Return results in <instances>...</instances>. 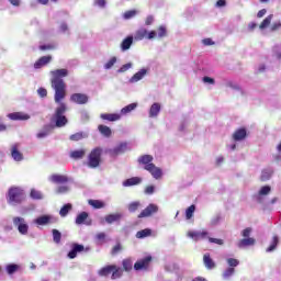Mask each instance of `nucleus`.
I'll use <instances>...</instances> for the list:
<instances>
[{
    "mask_svg": "<svg viewBox=\"0 0 281 281\" xmlns=\"http://www.w3.org/2000/svg\"><path fill=\"white\" fill-rule=\"evenodd\" d=\"M71 102L75 104H87L89 102V97L83 93H74L70 97Z\"/></svg>",
    "mask_w": 281,
    "mask_h": 281,
    "instance_id": "4468645a",
    "label": "nucleus"
},
{
    "mask_svg": "<svg viewBox=\"0 0 281 281\" xmlns=\"http://www.w3.org/2000/svg\"><path fill=\"white\" fill-rule=\"evenodd\" d=\"M131 67H133L132 64H125V65H123V66L119 69V71H120V74H124V71H128V69H131Z\"/></svg>",
    "mask_w": 281,
    "mask_h": 281,
    "instance_id": "bf43d9fd",
    "label": "nucleus"
},
{
    "mask_svg": "<svg viewBox=\"0 0 281 281\" xmlns=\"http://www.w3.org/2000/svg\"><path fill=\"white\" fill-rule=\"evenodd\" d=\"M66 192H69V187L67 186H60L56 190L57 194H65Z\"/></svg>",
    "mask_w": 281,
    "mask_h": 281,
    "instance_id": "603ef678",
    "label": "nucleus"
},
{
    "mask_svg": "<svg viewBox=\"0 0 281 281\" xmlns=\"http://www.w3.org/2000/svg\"><path fill=\"white\" fill-rule=\"evenodd\" d=\"M52 221V216L49 215H42L35 220L37 225H47Z\"/></svg>",
    "mask_w": 281,
    "mask_h": 281,
    "instance_id": "473e14b6",
    "label": "nucleus"
},
{
    "mask_svg": "<svg viewBox=\"0 0 281 281\" xmlns=\"http://www.w3.org/2000/svg\"><path fill=\"white\" fill-rule=\"evenodd\" d=\"M16 271H19V265L11 263L7 266V272L9 273V276H12V273H16Z\"/></svg>",
    "mask_w": 281,
    "mask_h": 281,
    "instance_id": "a18cd8bd",
    "label": "nucleus"
},
{
    "mask_svg": "<svg viewBox=\"0 0 281 281\" xmlns=\"http://www.w3.org/2000/svg\"><path fill=\"white\" fill-rule=\"evenodd\" d=\"M166 36H168V30L166 29V26L160 25L158 27V38H164Z\"/></svg>",
    "mask_w": 281,
    "mask_h": 281,
    "instance_id": "49530a36",
    "label": "nucleus"
},
{
    "mask_svg": "<svg viewBox=\"0 0 281 281\" xmlns=\"http://www.w3.org/2000/svg\"><path fill=\"white\" fill-rule=\"evenodd\" d=\"M85 155H87V150L86 149L72 150L69 154L70 159H75V161H78V159H85Z\"/></svg>",
    "mask_w": 281,
    "mask_h": 281,
    "instance_id": "4be33fe9",
    "label": "nucleus"
},
{
    "mask_svg": "<svg viewBox=\"0 0 281 281\" xmlns=\"http://www.w3.org/2000/svg\"><path fill=\"white\" fill-rule=\"evenodd\" d=\"M128 144L126 143H120L116 147L109 150V155L111 157H117V155L124 154L125 150H127Z\"/></svg>",
    "mask_w": 281,
    "mask_h": 281,
    "instance_id": "ddd939ff",
    "label": "nucleus"
},
{
    "mask_svg": "<svg viewBox=\"0 0 281 281\" xmlns=\"http://www.w3.org/2000/svg\"><path fill=\"white\" fill-rule=\"evenodd\" d=\"M203 82H207L209 85H214L215 80L212 77H203Z\"/></svg>",
    "mask_w": 281,
    "mask_h": 281,
    "instance_id": "0e129e2a",
    "label": "nucleus"
},
{
    "mask_svg": "<svg viewBox=\"0 0 281 281\" xmlns=\"http://www.w3.org/2000/svg\"><path fill=\"white\" fill-rule=\"evenodd\" d=\"M98 131H99V133H101L103 135V137H111V135H113L111 127H109L106 125H99Z\"/></svg>",
    "mask_w": 281,
    "mask_h": 281,
    "instance_id": "c85d7f7f",
    "label": "nucleus"
},
{
    "mask_svg": "<svg viewBox=\"0 0 281 281\" xmlns=\"http://www.w3.org/2000/svg\"><path fill=\"white\" fill-rule=\"evenodd\" d=\"M87 137V134L83 132H77L69 136L70 142H80L81 139H85Z\"/></svg>",
    "mask_w": 281,
    "mask_h": 281,
    "instance_id": "e433bc0d",
    "label": "nucleus"
},
{
    "mask_svg": "<svg viewBox=\"0 0 281 281\" xmlns=\"http://www.w3.org/2000/svg\"><path fill=\"white\" fill-rule=\"evenodd\" d=\"M53 131H54V126L46 124L44 125L43 130L40 133H37L36 137L37 139H43L47 137V135H49Z\"/></svg>",
    "mask_w": 281,
    "mask_h": 281,
    "instance_id": "aec40b11",
    "label": "nucleus"
},
{
    "mask_svg": "<svg viewBox=\"0 0 281 281\" xmlns=\"http://www.w3.org/2000/svg\"><path fill=\"white\" fill-rule=\"evenodd\" d=\"M88 203L94 210H102V207H104V202H102L100 200H89Z\"/></svg>",
    "mask_w": 281,
    "mask_h": 281,
    "instance_id": "58836bf2",
    "label": "nucleus"
},
{
    "mask_svg": "<svg viewBox=\"0 0 281 281\" xmlns=\"http://www.w3.org/2000/svg\"><path fill=\"white\" fill-rule=\"evenodd\" d=\"M157 212H159V206H157V204H149L140 212L138 218H148V216H153V214H157Z\"/></svg>",
    "mask_w": 281,
    "mask_h": 281,
    "instance_id": "f8f14e48",
    "label": "nucleus"
},
{
    "mask_svg": "<svg viewBox=\"0 0 281 281\" xmlns=\"http://www.w3.org/2000/svg\"><path fill=\"white\" fill-rule=\"evenodd\" d=\"M241 236L244 237L238 241L239 249H243L244 247H251L256 245V239L251 236V227H247L241 232Z\"/></svg>",
    "mask_w": 281,
    "mask_h": 281,
    "instance_id": "423d86ee",
    "label": "nucleus"
},
{
    "mask_svg": "<svg viewBox=\"0 0 281 281\" xmlns=\"http://www.w3.org/2000/svg\"><path fill=\"white\" fill-rule=\"evenodd\" d=\"M115 63H117V58H116V57H112V58L104 65V68H105V69H111V67H113V65H115Z\"/></svg>",
    "mask_w": 281,
    "mask_h": 281,
    "instance_id": "3c124183",
    "label": "nucleus"
},
{
    "mask_svg": "<svg viewBox=\"0 0 281 281\" xmlns=\"http://www.w3.org/2000/svg\"><path fill=\"white\" fill-rule=\"evenodd\" d=\"M8 119L13 121H25L30 120V114L23 112H13L8 114Z\"/></svg>",
    "mask_w": 281,
    "mask_h": 281,
    "instance_id": "dca6fc26",
    "label": "nucleus"
},
{
    "mask_svg": "<svg viewBox=\"0 0 281 281\" xmlns=\"http://www.w3.org/2000/svg\"><path fill=\"white\" fill-rule=\"evenodd\" d=\"M227 265L229 268L234 269V267H238L240 265V261L238 259L228 258Z\"/></svg>",
    "mask_w": 281,
    "mask_h": 281,
    "instance_id": "de8ad7c7",
    "label": "nucleus"
},
{
    "mask_svg": "<svg viewBox=\"0 0 281 281\" xmlns=\"http://www.w3.org/2000/svg\"><path fill=\"white\" fill-rule=\"evenodd\" d=\"M273 20V14L268 15L259 25L260 30H265L271 25V21Z\"/></svg>",
    "mask_w": 281,
    "mask_h": 281,
    "instance_id": "c03bdc74",
    "label": "nucleus"
},
{
    "mask_svg": "<svg viewBox=\"0 0 281 281\" xmlns=\"http://www.w3.org/2000/svg\"><path fill=\"white\" fill-rule=\"evenodd\" d=\"M202 43L206 46L214 45V41H212V38H204Z\"/></svg>",
    "mask_w": 281,
    "mask_h": 281,
    "instance_id": "338daca9",
    "label": "nucleus"
},
{
    "mask_svg": "<svg viewBox=\"0 0 281 281\" xmlns=\"http://www.w3.org/2000/svg\"><path fill=\"white\" fill-rule=\"evenodd\" d=\"M95 5H99V8H104V5H106V0H95Z\"/></svg>",
    "mask_w": 281,
    "mask_h": 281,
    "instance_id": "774afa93",
    "label": "nucleus"
},
{
    "mask_svg": "<svg viewBox=\"0 0 281 281\" xmlns=\"http://www.w3.org/2000/svg\"><path fill=\"white\" fill-rule=\"evenodd\" d=\"M161 111V105L159 103H154L149 110V117H157Z\"/></svg>",
    "mask_w": 281,
    "mask_h": 281,
    "instance_id": "7c9ffc66",
    "label": "nucleus"
},
{
    "mask_svg": "<svg viewBox=\"0 0 281 281\" xmlns=\"http://www.w3.org/2000/svg\"><path fill=\"white\" fill-rule=\"evenodd\" d=\"M247 138V130L245 127H240L236 130L233 134L234 142H243V139Z\"/></svg>",
    "mask_w": 281,
    "mask_h": 281,
    "instance_id": "2eb2a0df",
    "label": "nucleus"
},
{
    "mask_svg": "<svg viewBox=\"0 0 281 281\" xmlns=\"http://www.w3.org/2000/svg\"><path fill=\"white\" fill-rule=\"evenodd\" d=\"M101 120H106L108 122H117L122 119V115L117 113H103L100 115Z\"/></svg>",
    "mask_w": 281,
    "mask_h": 281,
    "instance_id": "412c9836",
    "label": "nucleus"
},
{
    "mask_svg": "<svg viewBox=\"0 0 281 281\" xmlns=\"http://www.w3.org/2000/svg\"><path fill=\"white\" fill-rule=\"evenodd\" d=\"M271 193V188L269 186H263L258 192L257 201L258 203H262V196H267V194Z\"/></svg>",
    "mask_w": 281,
    "mask_h": 281,
    "instance_id": "a878e982",
    "label": "nucleus"
},
{
    "mask_svg": "<svg viewBox=\"0 0 281 281\" xmlns=\"http://www.w3.org/2000/svg\"><path fill=\"white\" fill-rule=\"evenodd\" d=\"M52 234H53V240L56 245H60V240L63 238V234L60 233V231L54 228L52 231Z\"/></svg>",
    "mask_w": 281,
    "mask_h": 281,
    "instance_id": "ea45409f",
    "label": "nucleus"
},
{
    "mask_svg": "<svg viewBox=\"0 0 281 281\" xmlns=\"http://www.w3.org/2000/svg\"><path fill=\"white\" fill-rule=\"evenodd\" d=\"M50 87L55 91L54 100L58 104L52 116V122L55 123L57 128H63L69 123V120L65 115L67 113V103L63 102L67 98V83L63 78L69 76V70L67 68L55 69L50 71Z\"/></svg>",
    "mask_w": 281,
    "mask_h": 281,
    "instance_id": "f257e3e1",
    "label": "nucleus"
},
{
    "mask_svg": "<svg viewBox=\"0 0 281 281\" xmlns=\"http://www.w3.org/2000/svg\"><path fill=\"white\" fill-rule=\"evenodd\" d=\"M31 199L34 201H41L43 199V193L36 189H32L30 193Z\"/></svg>",
    "mask_w": 281,
    "mask_h": 281,
    "instance_id": "a19ab883",
    "label": "nucleus"
},
{
    "mask_svg": "<svg viewBox=\"0 0 281 281\" xmlns=\"http://www.w3.org/2000/svg\"><path fill=\"white\" fill-rule=\"evenodd\" d=\"M188 238H191L195 243H199V240H205L209 238L210 233L207 231L196 232V231H189L187 233Z\"/></svg>",
    "mask_w": 281,
    "mask_h": 281,
    "instance_id": "9d476101",
    "label": "nucleus"
},
{
    "mask_svg": "<svg viewBox=\"0 0 281 281\" xmlns=\"http://www.w3.org/2000/svg\"><path fill=\"white\" fill-rule=\"evenodd\" d=\"M72 207H74V206L71 205V203L65 204V205L60 209L59 215H60L63 218H65V216H67V214H69V212H71Z\"/></svg>",
    "mask_w": 281,
    "mask_h": 281,
    "instance_id": "c9c22d12",
    "label": "nucleus"
},
{
    "mask_svg": "<svg viewBox=\"0 0 281 281\" xmlns=\"http://www.w3.org/2000/svg\"><path fill=\"white\" fill-rule=\"evenodd\" d=\"M271 175H273V170L271 169H263L261 171L260 181H269L271 179Z\"/></svg>",
    "mask_w": 281,
    "mask_h": 281,
    "instance_id": "f704fd0d",
    "label": "nucleus"
},
{
    "mask_svg": "<svg viewBox=\"0 0 281 281\" xmlns=\"http://www.w3.org/2000/svg\"><path fill=\"white\" fill-rule=\"evenodd\" d=\"M194 212H196V205L192 204L186 210V218L190 221L192 216H194Z\"/></svg>",
    "mask_w": 281,
    "mask_h": 281,
    "instance_id": "79ce46f5",
    "label": "nucleus"
},
{
    "mask_svg": "<svg viewBox=\"0 0 281 281\" xmlns=\"http://www.w3.org/2000/svg\"><path fill=\"white\" fill-rule=\"evenodd\" d=\"M209 243H214L215 245H225V241L223 239L207 237Z\"/></svg>",
    "mask_w": 281,
    "mask_h": 281,
    "instance_id": "5fc2aeb1",
    "label": "nucleus"
},
{
    "mask_svg": "<svg viewBox=\"0 0 281 281\" xmlns=\"http://www.w3.org/2000/svg\"><path fill=\"white\" fill-rule=\"evenodd\" d=\"M137 14V11H135V10H130V11H126L125 13H124V19H133V16H135Z\"/></svg>",
    "mask_w": 281,
    "mask_h": 281,
    "instance_id": "864d4df0",
    "label": "nucleus"
},
{
    "mask_svg": "<svg viewBox=\"0 0 281 281\" xmlns=\"http://www.w3.org/2000/svg\"><path fill=\"white\" fill-rule=\"evenodd\" d=\"M37 93H38L40 98H47V89H45V88L37 89Z\"/></svg>",
    "mask_w": 281,
    "mask_h": 281,
    "instance_id": "13d9d810",
    "label": "nucleus"
},
{
    "mask_svg": "<svg viewBox=\"0 0 281 281\" xmlns=\"http://www.w3.org/2000/svg\"><path fill=\"white\" fill-rule=\"evenodd\" d=\"M82 251H89V248H85L82 244H72L71 250L68 252V258L74 260L78 256V254H82Z\"/></svg>",
    "mask_w": 281,
    "mask_h": 281,
    "instance_id": "9b49d317",
    "label": "nucleus"
},
{
    "mask_svg": "<svg viewBox=\"0 0 281 281\" xmlns=\"http://www.w3.org/2000/svg\"><path fill=\"white\" fill-rule=\"evenodd\" d=\"M89 218V213L87 212H81L79 215L76 217V224L77 225H83L86 221Z\"/></svg>",
    "mask_w": 281,
    "mask_h": 281,
    "instance_id": "2f4dec72",
    "label": "nucleus"
},
{
    "mask_svg": "<svg viewBox=\"0 0 281 281\" xmlns=\"http://www.w3.org/2000/svg\"><path fill=\"white\" fill-rule=\"evenodd\" d=\"M40 49H41L42 52H45V50H47V49H56V46H54V45H52V44H48V45H41V46H40Z\"/></svg>",
    "mask_w": 281,
    "mask_h": 281,
    "instance_id": "052dcab7",
    "label": "nucleus"
},
{
    "mask_svg": "<svg viewBox=\"0 0 281 281\" xmlns=\"http://www.w3.org/2000/svg\"><path fill=\"white\" fill-rule=\"evenodd\" d=\"M49 63H52V55L43 56L35 61L34 68L41 69L42 67H45V65H49Z\"/></svg>",
    "mask_w": 281,
    "mask_h": 281,
    "instance_id": "a211bd4d",
    "label": "nucleus"
},
{
    "mask_svg": "<svg viewBox=\"0 0 281 281\" xmlns=\"http://www.w3.org/2000/svg\"><path fill=\"white\" fill-rule=\"evenodd\" d=\"M7 201L10 205H19L25 201V192L19 187H11L7 194Z\"/></svg>",
    "mask_w": 281,
    "mask_h": 281,
    "instance_id": "20e7f679",
    "label": "nucleus"
},
{
    "mask_svg": "<svg viewBox=\"0 0 281 281\" xmlns=\"http://www.w3.org/2000/svg\"><path fill=\"white\" fill-rule=\"evenodd\" d=\"M227 5V1L225 0H217L216 7L217 8H225Z\"/></svg>",
    "mask_w": 281,
    "mask_h": 281,
    "instance_id": "69168bd1",
    "label": "nucleus"
},
{
    "mask_svg": "<svg viewBox=\"0 0 281 281\" xmlns=\"http://www.w3.org/2000/svg\"><path fill=\"white\" fill-rule=\"evenodd\" d=\"M98 276H100V278L111 276V280H120V278L124 276V270L117 265H108L98 271Z\"/></svg>",
    "mask_w": 281,
    "mask_h": 281,
    "instance_id": "7ed1b4c3",
    "label": "nucleus"
},
{
    "mask_svg": "<svg viewBox=\"0 0 281 281\" xmlns=\"http://www.w3.org/2000/svg\"><path fill=\"white\" fill-rule=\"evenodd\" d=\"M151 235H153V231L150 228H145L136 233V238H148V236H151Z\"/></svg>",
    "mask_w": 281,
    "mask_h": 281,
    "instance_id": "72a5a7b5",
    "label": "nucleus"
},
{
    "mask_svg": "<svg viewBox=\"0 0 281 281\" xmlns=\"http://www.w3.org/2000/svg\"><path fill=\"white\" fill-rule=\"evenodd\" d=\"M280 243V238H278V235H274L272 237L271 245L266 249L267 252L276 251V248L278 247V244Z\"/></svg>",
    "mask_w": 281,
    "mask_h": 281,
    "instance_id": "4c0bfd02",
    "label": "nucleus"
},
{
    "mask_svg": "<svg viewBox=\"0 0 281 281\" xmlns=\"http://www.w3.org/2000/svg\"><path fill=\"white\" fill-rule=\"evenodd\" d=\"M122 270L123 272L126 271V273H131L133 271V259L125 258L122 260Z\"/></svg>",
    "mask_w": 281,
    "mask_h": 281,
    "instance_id": "393cba45",
    "label": "nucleus"
},
{
    "mask_svg": "<svg viewBox=\"0 0 281 281\" xmlns=\"http://www.w3.org/2000/svg\"><path fill=\"white\" fill-rule=\"evenodd\" d=\"M146 74H148V70L140 69L131 78V82H139V80H142L144 76H146Z\"/></svg>",
    "mask_w": 281,
    "mask_h": 281,
    "instance_id": "c756f323",
    "label": "nucleus"
},
{
    "mask_svg": "<svg viewBox=\"0 0 281 281\" xmlns=\"http://www.w3.org/2000/svg\"><path fill=\"white\" fill-rule=\"evenodd\" d=\"M102 161V148H93L88 155V168H98Z\"/></svg>",
    "mask_w": 281,
    "mask_h": 281,
    "instance_id": "39448f33",
    "label": "nucleus"
},
{
    "mask_svg": "<svg viewBox=\"0 0 281 281\" xmlns=\"http://www.w3.org/2000/svg\"><path fill=\"white\" fill-rule=\"evenodd\" d=\"M278 30H281V22H274L270 27V32H278Z\"/></svg>",
    "mask_w": 281,
    "mask_h": 281,
    "instance_id": "4d7b16f0",
    "label": "nucleus"
},
{
    "mask_svg": "<svg viewBox=\"0 0 281 281\" xmlns=\"http://www.w3.org/2000/svg\"><path fill=\"white\" fill-rule=\"evenodd\" d=\"M203 263L210 271H212V269H216V262H214V259H212L209 252L203 255Z\"/></svg>",
    "mask_w": 281,
    "mask_h": 281,
    "instance_id": "f3484780",
    "label": "nucleus"
},
{
    "mask_svg": "<svg viewBox=\"0 0 281 281\" xmlns=\"http://www.w3.org/2000/svg\"><path fill=\"white\" fill-rule=\"evenodd\" d=\"M122 249V244H116L113 248H112V256H116V254H120V250Z\"/></svg>",
    "mask_w": 281,
    "mask_h": 281,
    "instance_id": "6e6d98bb",
    "label": "nucleus"
},
{
    "mask_svg": "<svg viewBox=\"0 0 281 281\" xmlns=\"http://www.w3.org/2000/svg\"><path fill=\"white\" fill-rule=\"evenodd\" d=\"M13 225L18 228V232H20L23 236L30 232V226L27 225V222H25V218L15 216L13 217Z\"/></svg>",
    "mask_w": 281,
    "mask_h": 281,
    "instance_id": "6e6552de",
    "label": "nucleus"
},
{
    "mask_svg": "<svg viewBox=\"0 0 281 281\" xmlns=\"http://www.w3.org/2000/svg\"><path fill=\"white\" fill-rule=\"evenodd\" d=\"M153 159L154 158L151 155H143L138 157V164L144 166V170H147V172H149L154 179H161L164 172L159 167L153 164Z\"/></svg>",
    "mask_w": 281,
    "mask_h": 281,
    "instance_id": "f03ea898",
    "label": "nucleus"
},
{
    "mask_svg": "<svg viewBox=\"0 0 281 281\" xmlns=\"http://www.w3.org/2000/svg\"><path fill=\"white\" fill-rule=\"evenodd\" d=\"M11 157L14 161H23V154L19 150V144L12 145Z\"/></svg>",
    "mask_w": 281,
    "mask_h": 281,
    "instance_id": "6ab92c4d",
    "label": "nucleus"
},
{
    "mask_svg": "<svg viewBox=\"0 0 281 281\" xmlns=\"http://www.w3.org/2000/svg\"><path fill=\"white\" fill-rule=\"evenodd\" d=\"M150 262H153L151 256H147L143 259H139L134 263V270L135 271H147L148 267H150Z\"/></svg>",
    "mask_w": 281,
    "mask_h": 281,
    "instance_id": "1a4fd4ad",
    "label": "nucleus"
},
{
    "mask_svg": "<svg viewBox=\"0 0 281 281\" xmlns=\"http://www.w3.org/2000/svg\"><path fill=\"white\" fill-rule=\"evenodd\" d=\"M155 187L154 186H147L145 189V194H154Z\"/></svg>",
    "mask_w": 281,
    "mask_h": 281,
    "instance_id": "680f3d73",
    "label": "nucleus"
},
{
    "mask_svg": "<svg viewBox=\"0 0 281 281\" xmlns=\"http://www.w3.org/2000/svg\"><path fill=\"white\" fill-rule=\"evenodd\" d=\"M144 38H147L148 41H153V38H157V31H150L148 33V30L146 29H139L134 34V41H144Z\"/></svg>",
    "mask_w": 281,
    "mask_h": 281,
    "instance_id": "0eeeda50",
    "label": "nucleus"
},
{
    "mask_svg": "<svg viewBox=\"0 0 281 281\" xmlns=\"http://www.w3.org/2000/svg\"><path fill=\"white\" fill-rule=\"evenodd\" d=\"M131 45H133V36H127L121 43L122 52H126L127 49H131Z\"/></svg>",
    "mask_w": 281,
    "mask_h": 281,
    "instance_id": "bb28decb",
    "label": "nucleus"
},
{
    "mask_svg": "<svg viewBox=\"0 0 281 281\" xmlns=\"http://www.w3.org/2000/svg\"><path fill=\"white\" fill-rule=\"evenodd\" d=\"M155 18L153 15H148L145 20V25H153Z\"/></svg>",
    "mask_w": 281,
    "mask_h": 281,
    "instance_id": "e2e57ef3",
    "label": "nucleus"
},
{
    "mask_svg": "<svg viewBox=\"0 0 281 281\" xmlns=\"http://www.w3.org/2000/svg\"><path fill=\"white\" fill-rule=\"evenodd\" d=\"M136 106H137V103H131V104L124 106L121 110L122 115H126V114L131 113L132 111H135Z\"/></svg>",
    "mask_w": 281,
    "mask_h": 281,
    "instance_id": "37998d69",
    "label": "nucleus"
},
{
    "mask_svg": "<svg viewBox=\"0 0 281 281\" xmlns=\"http://www.w3.org/2000/svg\"><path fill=\"white\" fill-rule=\"evenodd\" d=\"M139 183H142V178L139 177H132L126 179L123 182L124 188H131V186H139Z\"/></svg>",
    "mask_w": 281,
    "mask_h": 281,
    "instance_id": "5701e85b",
    "label": "nucleus"
},
{
    "mask_svg": "<svg viewBox=\"0 0 281 281\" xmlns=\"http://www.w3.org/2000/svg\"><path fill=\"white\" fill-rule=\"evenodd\" d=\"M236 273V269L234 268H227L224 272H223V278H225L227 280V278H232V276Z\"/></svg>",
    "mask_w": 281,
    "mask_h": 281,
    "instance_id": "09e8293b",
    "label": "nucleus"
},
{
    "mask_svg": "<svg viewBox=\"0 0 281 281\" xmlns=\"http://www.w3.org/2000/svg\"><path fill=\"white\" fill-rule=\"evenodd\" d=\"M50 181L53 183H67L69 182V178L64 175H53L50 176Z\"/></svg>",
    "mask_w": 281,
    "mask_h": 281,
    "instance_id": "b1692460",
    "label": "nucleus"
},
{
    "mask_svg": "<svg viewBox=\"0 0 281 281\" xmlns=\"http://www.w3.org/2000/svg\"><path fill=\"white\" fill-rule=\"evenodd\" d=\"M139 202H132L128 205V212H137V210H139Z\"/></svg>",
    "mask_w": 281,
    "mask_h": 281,
    "instance_id": "8fccbe9b",
    "label": "nucleus"
},
{
    "mask_svg": "<svg viewBox=\"0 0 281 281\" xmlns=\"http://www.w3.org/2000/svg\"><path fill=\"white\" fill-rule=\"evenodd\" d=\"M122 218V214L115 213V214H109L105 216V223H109L111 225L112 223H117Z\"/></svg>",
    "mask_w": 281,
    "mask_h": 281,
    "instance_id": "cd10ccee",
    "label": "nucleus"
}]
</instances>
